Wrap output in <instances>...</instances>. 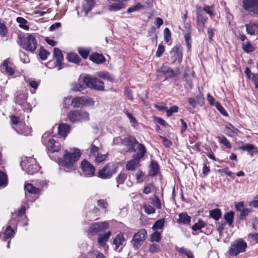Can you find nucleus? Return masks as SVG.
Masks as SVG:
<instances>
[{
  "label": "nucleus",
  "instance_id": "obj_10",
  "mask_svg": "<svg viewBox=\"0 0 258 258\" xmlns=\"http://www.w3.org/2000/svg\"><path fill=\"white\" fill-rule=\"evenodd\" d=\"M242 4L245 10L258 15V0H243Z\"/></svg>",
  "mask_w": 258,
  "mask_h": 258
},
{
  "label": "nucleus",
  "instance_id": "obj_32",
  "mask_svg": "<svg viewBox=\"0 0 258 258\" xmlns=\"http://www.w3.org/2000/svg\"><path fill=\"white\" fill-rule=\"evenodd\" d=\"M150 175L152 176L157 175L159 169V166L157 162L155 161H152L150 164Z\"/></svg>",
  "mask_w": 258,
  "mask_h": 258
},
{
  "label": "nucleus",
  "instance_id": "obj_36",
  "mask_svg": "<svg viewBox=\"0 0 258 258\" xmlns=\"http://www.w3.org/2000/svg\"><path fill=\"white\" fill-rule=\"evenodd\" d=\"M242 47L243 50L247 53L251 52L254 50V46L248 41L243 43L242 44Z\"/></svg>",
  "mask_w": 258,
  "mask_h": 258
},
{
  "label": "nucleus",
  "instance_id": "obj_5",
  "mask_svg": "<svg viewBox=\"0 0 258 258\" xmlns=\"http://www.w3.org/2000/svg\"><path fill=\"white\" fill-rule=\"evenodd\" d=\"M68 117L72 122H77L89 120V114L84 110H74L70 111Z\"/></svg>",
  "mask_w": 258,
  "mask_h": 258
},
{
  "label": "nucleus",
  "instance_id": "obj_1",
  "mask_svg": "<svg viewBox=\"0 0 258 258\" xmlns=\"http://www.w3.org/2000/svg\"><path fill=\"white\" fill-rule=\"evenodd\" d=\"M138 149L140 152L133 155V159L127 162L125 166L126 170L134 171L141 166L140 160L145 156L146 150L143 144H139Z\"/></svg>",
  "mask_w": 258,
  "mask_h": 258
},
{
  "label": "nucleus",
  "instance_id": "obj_6",
  "mask_svg": "<svg viewBox=\"0 0 258 258\" xmlns=\"http://www.w3.org/2000/svg\"><path fill=\"white\" fill-rule=\"evenodd\" d=\"M246 247V242L242 239H238L231 243L228 252L231 256H237L239 253L244 252Z\"/></svg>",
  "mask_w": 258,
  "mask_h": 258
},
{
  "label": "nucleus",
  "instance_id": "obj_14",
  "mask_svg": "<svg viewBox=\"0 0 258 258\" xmlns=\"http://www.w3.org/2000/svg\"><path fill=\"white\" fill-rule=\"evenodd\" d=\"M108 223L107 222L94 223L90 226L89 232L91 233H96L99 231L108 228Z\"/></svg>",
  "mask_w": 258,
  "mask_h": 258
},
{
  "label": "nucleus",
  "instance_id": "obj_44",
  "mask_svg": "<svg viewBox=\"0 0 258 258\" xmlns=\"http://www.w3.org/2000/svg\"><path fill=\"white\" fill-rule=\"evenodd\" d=\"M218 139L219 142L220 143L225 145L228 148H231V145L230 143L229 142L228 140L224 136H219L218 137Z\"/></svg>",
  "mask_w": 258,
  "mask_h": 258
},
{
  "label": "nucleus",
  "instance_id": "obj_41",
  "mask_svg": "<svg viewBox=\"0 0 258 258\" xmlns=\"http://www.w3.org/2000/svg\"><path fill=\"white\" fill-rule=\"evenodd\" d=\"M127 177V175L123 172H121L117 176L116 179L117 183V187H118V184H122Z\"/></svg>",
  "mask_w": 258,
  "mask_h": 258
},
{
  "label": "nucleus",
  "instance_id": "obj_45",
  "mask_svg": "<svg viewBox=\"0 0 258 258\" xmlns=\"http://www.w3.org/2000/svg\"><path fill=\"white\" fill-rule=\"evenodd\" d=\"M143 8H144V6L143 5H142L140 3H138L136 5H135V6L129 8L127 9V12L128 13H131L138 11L140 9H142Z\"/></svg>",
  "mask_w": 258,
  "mask_h": 258
},
{
  "label": "nucleus",
  "instance_id": "obj_20",
  "mask_svg": "<svg viewBox=\"0 0 258 258\" xmlns=\"http://www.w3.org/2000/svg\"><path fill=\"white\" fill-rule=\"evenodd\" d=\"M246 30L248 34L253 35L255 33H258V23H250L245 25Z\"/></svg>",
  "mask_w": 258,
  "mask_h": 258
},
{
  "label": "nucleus",
  "instance_id": "obj_47",
  "mask_svg": "<svg viewBox=\"0 0 258 258\" xmlns=\"http://www.w3.org/2000/svg\"><path fill=\"white\" fill-rule=\"evenodd\" d=\"M215 107L217 110L224 116H227L228 115V113L225 110V109L221 105L220 103L218 102L215 103Z\"/></svg>",
  "mask_w": 258,
  "mask_h": 258
},
{
  "label": "nucleus",
  "instance_id": "obj_17",
  "mask_svg": "<svg viewBox=\"0 0 258 258\" xmlns=\"http://www.w3.org/2000/svg\"><path fill=\"white\" fill-rule=\"evenodd\" d=\"M70 132V126L66 123L61 124L58 127V133L59 136L65 138Z\"/></svg>",
  "mask_w": 258,
  "mask_h": 258
},
{
  "label": "nucleus",
  "instance_id": "obj_12",
  "mask_svg": "<svg viewBox=\"0 0 258 258\" xmlns=\"http://www.w3.org/2000/svg\"><path fill=\"white\" fill-rule=\"evenodd\" d=\"M182 48L180 45H176L173 47L170 52L171 58L173 62L177 61L180 62L182 58Z\"/></svg>",
  "mask_w": 258,
  "mask_h": 258
},
{
  "label": "nucleus",
  "instance_id": "obj_28",
  "mask_svg": "<svg viewBox=\"0 0 258 258\" xmlns=\"http://www.w3.org/2000/svg\"><path fill=\"white\" fill-rule=\"evenodd\" d=\"M86 86L83 83V80L81 82L78 81L77 83H75L72 85V89L74 91H81L85 88Z\"/></svg>",
  "mask_w": 258,
  "mask_h": 258
},
{
  "label": "nucleus",
  "instance_id": "obj_23",
  "mask_svg": "<svg viewBox=\"0 0 258 258\" xmlns=\"http://www.w3.org/2000/svg\"><path fill=\"white\" fill-rule=\"evenodd\" d=\"M90 59L97 63H101L105 61V58L103 55L98 53H94L90 56Z\"/></svg>",
  "mask_w": 258,
  "mask_h": 258
},
{
  "label": "nucleus",
  "instance_id": "obj_22",
  "mask_svg": "<svg viewBox=\"0 0 258 258\" xmlns=\"http://www.w3.org/2000/svg\"><path fill=\"white\" fill-rule=\"evenodd\" d=\"M238 131V130L230 123L226 125L224 130L225 134L230 137H232Z\"/></svg>",
  "mask_w": 258,
  "mask_h": 258
},
{
  "label": "nucleus",
  "instance_id": "obj_34",
  "mask_svg": "<svg viewBox=\"0 0 258 258\" xmlns=\"http://www.w3.org/2000/svg\"><path fill=\"white\" fill-rule=\"evenodd\" d=\"M25 189L30 194H37L40 192L39 188L34 187L30 183L26 184L25 185Z\"/></svg>",
  "mask_w": 258,
  "mask_h": 258
},
{
  "label": "nucleus",
  "instance_id": "obj_62",
  "mask_svg": "<svg viewBox=\"0 0 258 258\" xmlns=\"http://www.w3.org/2000/svg\"><path fill=\"white\" fill-rule=\"evenodd\" d=\"M202 11H204V13L205 12L211 16H214L215 15L214 13H213V8L209 6H205Z\"/></svg>",
  "mask_w": 258,
  "mask_h": 258
},
{
  "label": "nucleus",
  "instance_id": "obj_18",
  "mask_svg": "<svg viewBox=\"0 0 258 258\" xmlns=\"http://www.w3.org/2000/svg\"><path fill=\"white\" fill-rule=\"evenodd\" d=\"M191 220V217L186 213H180L178 215L177 222L179 224H188Z\"/></svg>",
  "mask_w": 258,
  "mask_h": 258
},
{
  "label": "nucleus",
  "instance_id": "obj_61",
  "mask_svg": "<svg viewBox=\"0 0 258 258\" xmlns=\"http://www.w3.org/2000/svg\"><path fill=\"white\" fill-rule=\"evenodd\" d=\"M154 186L152 184H148L145 186L143 190L144 193L149 194L153 190Z\"/></svg>",
  "mask_w": 258,
  "mask_h": 258
},
{
  "label": "nucleus",
  "instance_id": "obj_58",
  "mask_svg": "<svg viewBox=\"0 0 258 258\" xmlns=\"http://www.w3.org/2000/svg\"><path fill=\"white\" fill-rule=\"evenodd\" d=\"M149 251L152 253L158 252L160 251V248L158 244L153 243L150 246Z\"/></svg>",
  "mask_w": 258,
  "mask_h": 258
},
{
  "label": "nucleus",
  "instance_id": "obj_64",
  "mask_svg": "<svg viewBox=\"0 0 258 258\" xmlns=\"http://www.w3.org/2000/svg\"><path fill=\"white\" fill-rule=\"evenodd\" d=\"M106 158V155L105 154H97L95 156V161L97 162H102L105 160Z\"/></svg>",
  "mask_w": 258,
  "mask_h": 258
},
{
  "label": "nucleus",
  "instance_id": "obj_48",
  "mask_svg": "<svg viewBox=\"0 0 258 258\" xmlns=\"http://www.w3.org/2000/svg\"><path fill=\"white\" fill-rule=\"evenodd\" d=\"M98 76L103 79H107L111 81H112L114 79L113 77L107 72H100L98 73Z\"/></svg>",
  "mask_w": 258,
  "mask_h": 258
},
{
  "label": "nucleus",
  "instance_id": "obj_15",
  "mask_svg": "<svg viewBox=\"0 0 258 258\" xmlns=\"http://www.w3.org/2000/svg\"><path fill=\"white\" fill-rule=\"evenodd\" d=\"M126 239L124 237V234L122 232H120L117 234L113 239L112 243L115 245V250L117 249L120 247V249H122L123 246L125 244Z\"/></svg>",
  "mask_w": 258,
  "mask_h": 258
},
{
  "label": "nucleus",
  "instance_id": "obj_11",
  "mask_svg": "<svg viewBox=\"0 0 258 258\" xmlns=\"http://www.w3.org/2000/svg\"><path fill=\"white\" fill-rule=\"evenodd\" d=\"M42 141L43 144L52 152H58L59 151L58 147L55 145L54 139L48 134L45 133L43 135Z\"/></svg>",
  "mask_w": 258,
  "mask_h": 258
},
{
  "label": "nucleus",
  "instance_id": "obj_21",
  "mask_svg": "<svg viewBox=\"0 0 258 258\" xmlns=\"http://www.w3.org/2000/svg\"><path fill=\"white\" fill-rule=\"evenodd\" d=\"M53 56L56 60L57 65L60 66L63 60V56L61 51L58 48H54L53 49Z\"/></svg>",
  "mask_w": 258,
  "mask_h": 258
},
{
  "label": "nucleus",
  "instance_id": "obj_7",
  "mask_svg": "<svg viewBox=\"0 0 258 258\" xmlns=\"http://www.w3.org/2000/svg\"><path fill=\"white\" fill-rule=\"evenodd\" d=\"M147 234L144 229L139 230L134 234L131 242L134 248L138 249L141 246L147 238Z\"/></svg>",
  "mask_w": 258,
  "mask_h": 258
},
{
  "label": "nucleus",
  "instance_id": "obj_13",
  "mask_svg": "<svg viewBox=\"0 0 258 258\" xmlns=\"http://www.w3.org/2000/svg\"><path fill=\"white\" fill-rule=\"evenodd\" d=\"M81 167L86 176L91 177L94 175L95 167L88 161L83 160L81 162Z\"/></svg>",
  "mask_w": 258,
  "mask_h": 258
},
{
  "label": "nucleus",
  "instance_id": "obj_31",
  "mask_svg": "<svg viewBox=\"0 0 258 258\" xmlns=\"http://www.w3.org/2000/svg\"><path fill=\"white\" fill-rule=\"evenodd\" d=\"M14 230L11 227V226H8L7 229L3 233L4 240L6 241L7 239L11 238L14 234Z\"/></svg>",
  "mask_w": 258,
  "mask_h": 258
},
{
  "label": "nucleus",
  "instance_id": "obj_53",
  "mask_svg": "<svg viewBox=\"0 0 258 258\" xmlns=\"http://www.w3.org/2000/svg\"><path fill=\"white\" fill-rule=\"evenodd\" d=\"M204 14V11H200L198 13V16H197L198 20L199 21H200L201 22H202L203 23V25H205V23L206 22L207 19V17H205L203 16Z\"/></svg>",
  "mask_w": 258,
  "mask_h": 258
},
{
  "label": "nucleus",
  "instance_id": "obj_46",
  "mask_svg": "<svg viewBox=\"0 0 258 258\" xmlns=\"http://www.w3.org/2000/svg\"><path fill=\"white\" fill-rule=\"evenodd\" d=\"M234 213L232 212L227 213L225 216V220L228 222L229 225H231L233 223Z\"/></svg>",
  "mask_w": 258,
  "mask_h": 258
},
{
  "label": "nucleus",
  "instance_id": "obj_30",
  "mask_svg": "<svg viewBox=\"0 0 258 258\" xmlns=\"http://www.w3.org/2000/svg\"><path fill=\"white\" fill-rule=\"evenodd\" d=\"M27 99V95L25 93H20L15 98V102L21 105H23Z\"/></svg>",
  "mask_w": 258,
  "mask_h": 258
},
{
  "label": "nucleus",
  "instance_id": "obj_57",
  "mask_svg": "<svg viewBox=\"0 0 258 258\" xmlns=\"http://www.w3.org/2000/svg\"><path fill=\"white\" fill-rule=\"evenodd\" d=\"M84 106H93L94 105L95 101L91 98L84 97Z\"/></svg>",
  "mask_w": 258,
  "mask_h": 258
},
{
  "label": "nucleus",
  "instance_id": "obj_35",
  "mask_svg": "<svg viewBox=\"0 0 258 258\" xmlns=\"http://www.w3.org/2000/svg\"><path fill=\"white\" fill-rule=\"evenodd\" d=\"M67 58L69 61L76 63H78L80 61L79 56L75 53H69L67 55Z\"/></svg>",
  "mask_w": 258,
  "mask_h": 258
},
{
  "label": "nucleus",
  "instance_id": "obj_24",
  "mask_svg": "<svg viewBox=\"0 0 258 258\" xmlns=\"http://www.w3.org/2000/svg\"><path fill=\"white\" fill-rule=\"evenodd\" d=\"M239 149L240 150L243 151H246L249 153H250V155L251 156L253 155L255 153H257L258 151L251 144H246L244 146H242L240 147Z\"/></svg>",
  "mask_w": 258,
  "mask_h": 258
},
{
  "label": "nucleus",
  "instance_id": "obj_38",
  "mask_svg": "<svg viewBox=\"0 0 258 258\" xmlns=\"http://www.w3.org/2000/svg\"><path fill=\"white\" fill-rule=\"evenodd\" d=\"M16 21L19 24L20 28L26 30H28L29 29V26L26 24L27 23V21L24 18L22 17H18Z\"/></svg>",
  "mask_w": 258,
  "mask_h": 258
},
{
  "label": "nucleus",
  "instance_id": "obj_54",
  "mask_svg": "<svg viewBox=\"0 0 258 258\" xmlns=\"http://www.w3.org/2000/svg\"><path fill=\"white\" fill-rule=\"evenodd\" d=\"M151 239L152 241H159L161 239V233L158 231L154 232L151 235Z\"/></svg>",
  "mask_w": 258,
  "mask_h": 258
},
{
  "label": "nucleus",
  "instance_id": "obj_33",
  "mask_svg": "<svg viewBox=\"0 0 258 258\" xmlns=\"http://www.w3.org/2000/svg\"><path fill=\"white\" fill-rule=\"evenodd\" d=\"M209 214L211 217L217 221L221 216V210L219 209L211 210L209 211Z\"/></svg>",
  "mask_w": 258,
  "mask_h": 258
},
{
  "label": "nucleus",
  "instance_id": "obj_40",
  "mask_svg": "<svg viewBox=\"0 0 258 258\" xmlns=\"http://www.w3.org/2000/svg\"><path fill=\"white\" fill-rule=\"evenodd\" d=\"M93 86L91 88H94L98 90H104V84L100 80L98 79H96V80L94 83H93Z\"/></svg>",
  "mask_w": 258,
  "mask_h": 258
},
{
  "label": "nucleus",
  "instance_id": "obj_56",
  "mask_svg": "<svg viewBox=\"0 0 258 258\" xmlns=\"http://www.w3.org/2000/svg\"><path fill=\"white\" fill-rule=\"evenodd\" d=\"M98 148L95 146L94 145H91L90 147V152L89 154V156H94L95 157L98 154Z\"/></svg>",
  "mask_w": 258,
  "mask_h": 258
},
{
  "label": "nucleus",
  "instance_id": "obj_9",
  "mask_svg": "<svg viewBox=\"0 0 258 258\" xmlns=\"http://www.w3.org/2000/svg\"><path fill=\"white\" fill-rule=\"evenodd\" d=\"M122 144L127 147L126 152H134L136 153L140 152L138 149V145L140 144L133 137L130 136L125 138L123 140Z\"/></svg>",
  "mask_w": 258,
  "mask_h": 258
},
{
  "label": "nucleus",
  "instance_id": "obj_52",
  "mask_svg": "<svg viewBox=\"0 0 258 258\" xmlns=\"http://www.w3.org/2000/svg\"><path fill=\"white\" fill-rule=\"evenodd\" d=\"M21 60L24 63H28L30 62L29 57L26 55V53L22 51H20L19 53Z\"/></svg>",
  "mask_w": 258,
  "mask_h": 258
},
{
  "label": "nucleus",
  "instance_id": "obj_29",
  "mask_svg": "<svg viewBox=\"0 0 258 258\" xmlns=\"http://www.w3.org/2000/svg\"><path fill=\"white\" fill-rule=\"evenodd\" d=\"M111 235V231H108L104 234L101 235L99 236L98 242L100 245L103 246L108 240Z\"/></svg>",
  "mask_w": 258,
  "mask_h": 258
},
{
  "label": "nucleus",
  "instance_id": "obj_37",
  "mask_svg": "<svg viewBox=\"0 0 258 258\" xmlns=\"http://www.w3.org/2000/svg\"><path fill=\"white\" fill-rule=\"evenodd\" d=\"M109 10L111 11L119 10L122 8L123 5V4L120 2H118L117 3H111V2H109Z\"/></svg>",
  "mask_w": 258,
  "mask_h": 258
},
{
  "label": "nucleus",
  "instance_id": "obj_26",
  "mask_svg": "<svg viewBox=\"0 0 258 258\" xmlns=\"http://www.w3.org/2000/svg\"><path fill=\"white\" fill-rule=\"evenodd\" d=\"M84 97L74 98L72 100L71 104L74 107H80L84 106Z\"/></svg>",
  "mask_w": 258,
  "mask_h": 258
},
{
  "label": "nucleus",
  "instance_id": "obj_16",
  "mask_svg": "<svg viewBox=\"0 0 258 258\" xmlns=\"http://www.w3.org/2000/svg\"><path fill=\"white\" fill-rule=\"evenodd\" d=\"M157 72L164 75L167 78H172L174 76L173 70L168 66H163L157 70Z\"/></svg>",
  "mask_w": 258,
  "mask_h": 258
},
{
  "label": "nucleus",
  "instance_id": "obj_8",
  "mask_svg": "<svg viewBox=\"0 0 258 258\" xmlns=\"http://www.w3.org/2000/svg\"><path fill=\"white\" fill-rule=\"evenodd\" d=\"M117 167L113 163H107L98 172V176L102 179L110 178L116 172Z\"/></svg>",
  "mask_w": 258,
  "mask_h": 258
},
{
  "label": "nucleus",
  "instance_id": "obj_59",
  "mask_svg": "<svg viewBox=\"0 0 258 258\" xmlns=\"http://www.w3.org/2000/svg\"><path fill=\"white\" fill-rule=\"evenodd\" d=\"M159 138L161 140L162 143L165 146L169 147L172 145V142L165 137L159 136Z\"/></svg>",
  "mask_w": 258,
  "mask_h": 258
},
{
  "label": "nucleus",
  "instance_id": "obj_51",
  "mask_svg": "<svg viewBox=\"0 0 258 258\" xmlns=\"http://www.w3.org/2000/svg\"><path fill=\"white\" fill-rule=\"evenodd\" d=\"M7 183V175L3 172L0 171V186L6 185Z\"/></svg>",
  "mask_w": 258,
  "mask_h": 258
},
{
  "label": "nucleus",
  "instance_id": "obj_55",
  "mask_svg": "<svg viewBox=\"0 0 258 258\" xmlns=\"http://www.w3.org/2000/svg\"><path fill=\"white\" fill-rule=\"evenodd\" d=\"M171 38V33L169 29L168 28H166L164 30V41L166 42H168Z\"/></svg>",
  "mask_w": 258,
  "mask_h": 258
},
{
  "label": "nucleus",
  "instance_id": "obj_63",
  "mask_svg": "<svg viewBox=\"0 0 258 258\" xmlns=\"http://www.w3.org/2000/svg\"><path fill=\"white\" fill-rule=\"evenodd\" d=\"M165 51V47L163 45H159L158 47L157 50L156 52V55L157 57H160L161 56L162 53Z\"/></svg>",
  "mask_w": 258,
  "mask_h": 258
},
{
  "label": "nucleus",
  "instance_id": "obj_49",
  "mask_svg": "<svg viewBox=\"0 0 258 258\" xmlns=\"http://www.w3.org/2000/svg\"><path fill=\"white\" fill-rule=\"evenodd\" d=\"M164 223V220L163 219H159L156 221L153 226V229L156 230L157 229H161L163 226Z\"/></svg>",
  "mask_w": 258,
  "mask_h": 258
},
{
  "label": "nucleus",
  "instance_id": "obj_25",
  "mask_svg": "<svg viewBox=\"0 0 258 258\" xmlns=\"http://www.w3.org/2000/svg\"><path fill=\"white\" fill-rule=\"evenodd\" d=\"M96 79V78H94L90 75H86L83 78V83L85 84V86L91 88L93 86V83L95 82Z\"/></svg>",
  "mask_w": 258,
  "mask_h": 258
},
{
  "label": "nucleus",
  "instance_id": "obj_3",
  "mask_svg": "<svg viewBox=\"0 0 258 258\" xmlns=\"http://www.w3.org/2000/svg\"><path fill=\"white\" fill-rule=\"evenodd\" d=\"M81 153L80 150L75 148L66 150L63 155V163L66 167H72L80 159Z\"/></svg>",
  "mask_w": 258,
  "mask_h": 258
},
{
  "label": "nucleus",
  "instance_id": "obj_19",
  "mask_svg": "<svg viewBox=\"0 0 258 258\" xmlns=\"http://www.w3.org/2000/svg\"><path fill=\"white\" fill-rule=\"evenodd\" d=\"M93 0H85L83 4V9L84 16H86L88 13L90 11L94 6Z\"/></svg>",
  "mask_w": 258,
  "mask_h": 258
},
{
  "label": "nucleus",
  "instance_id": "obj_43",
  "mask_svg": "<svg viewBox=\"0 0 258 258\" xmlns=\"http://www.w3.org/2000/svg\"><path fill=\"white\" fill-rule=\"evenodd\" d=\"M78 51L79 54L84 58H86L89 53L90 50L86 48L79 47Z\"/></svg>",
  "mask_w": 258,
  "mask_h": 258
},
{
  "label": "nucleus",
  "instance_id": "obj_60",
  "mask_svg": "<svg viewBox=\"0 0 258 258\" xmlns=\"http://www.w3.org/2000/svg\"><path fill=\"white\" fill-rule=\"evenodd\" d=\"M178 108L177 106H172L169 109L167 108L166 114L168 116H170L174 112H177L178 111Z\"/></svg>",
  "mask_w": 258,
  "mask_h": 258
},
{
  "label": "nucleus",
  "instance_id": "obj_42",
  "mask_svg": "<svg viewBox=\"0 0 258 258\" xmlns=\"http://www.w3.org/2000/svg\"><path fill=\"white\" fill-rule=\"evenodd\" d=\"M50 53L43 47H41L39 51V55L42 60H45Z\"/></svg>",
  "mask_w": 258,
  "mask_h": 258
},
{
  "label": "nucleus",
  "instance_id": "obj_4",
  "mask_svg": "<svg viewBox=\"0 0 258 258\" xmlns=\"http://www.w3.org/2000/svg\"><path fill=\"white\" fill-rule=\"evenodd\" d=\"M21 165L22 169L30 174L37 172L40 168L36 159L31 157L25 158L23 159Z\"/></svg>",
  "mask_w": 258,
  "mask_h": 258
},
{
  "label": "nucleus",
  "instance_id": "obj_27",
  "mask_svg": "<svg viewBox=\"0 0 258 258\" xmlns=\"http://www.w3.org/2000/svg\"><path fill=\"white\" fill-rule=\"evenodd\" d=\"M2 70H5V71L10 75H13L14 73V70L12 67L10 66V61L8 60H6L3 62Z\"/></svg>",
  "mask_w": 258,
  "mask_h": 258
},
{
  "label": "nucleus",
  "instance_id": "obj_50",
  "mask_svg": "<svg viewBox=\"0 0 258 258\" xmlns=\"http://www.w3.org/2000/svg\"><path fill=\"white\" fill-rule=\"evenodd\" d=\"M143 208L145 210V213H146L147 214H151L155 212V208L151 205H145L143 206Z\"/></svg>",
  "mask_w": 258,
  "mask_h": 258
},
{
  "label": "nucleus",
  "instance_id": "obj_39",
  "mask_svg": "<svg viewBox=\"0 0 258 258\" xmlns=\"http://www.w3.org/2000/svg\"><path fill=\"white\" fill-rule=\"evenodd\" d=\"M205 225V222L201 220H199L197 223L192 225L191 229L194 231L199 230H201L202 228L204 227Z\"/></svg>",
  "mask_w": 258,
  "mask_h": 258
},
{
  "label": "nucleus",
  "instance_id": "obj_2",
  "mask_svg": "<svg viewBox=\"0 0 258 258\" xmlns=\"http://www.w3.org/2000/svg\"><path fill=\"white\" fill-rule=\"evenodd\" d=\"M17 42L23 48L30 52H34L37 47V42L33 34H27L23 37L19 36Z\"/></svg>",
  "mask_w": 258,
  "mask_h": 258
}]
</instances>
